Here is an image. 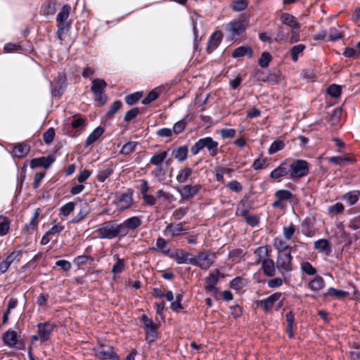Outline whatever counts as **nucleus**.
<instances>
[{
    "mask_svg": "<svg viewBox=\"0 0 360 360\" xmlns=\"http://www.w3.org/2000/svg\"><path fill=\"white\" fill-rule=\"evenodd\" d=\"M96 233L101 239H112L123 237L120 224L115 221H108L99 225Z\"/></svg>",
    "mask_w": 360,
    "mask_h": 360,
    "instance_id": "f257e3e1",
    "label": "nucleus"
},
{
    "mask_svg": "<svg viewBox=\"0 0 360 360\" xmlns=\"http://www.w3.org/2000/svg\"><path fill=\"white\" fill-rule=\"evenodd\" d=\"M219 143L212 137H205L199 139L191 148V151L193 155H197L200 150L206 148L209 155L214 157L218 153Z\"/></svg>",
    "mask_w": 360,
    "mask_h": 360,
    "instance_id": "f03ea898",
    "label": "nucleus"
},
{
    "mask_svg": "<svg viewBox=\"0 0 360 360\" xmlns=\"http://www.w3.org/2000/svg\"><path fill=\"white\" fill-rule=\"evenodd\" d=\"M290 176L292 180L300 179L309 174V164L304 160L298 159L289 164Z\"/></svg>",
    "mask_w": 360,
    "mask_h": 360,
    "instance_id": "7ed1b4c3",
    "label": "nucleus"
},
{
    "mask_svg": "<svg viewBox=\"0 0 360 360\" xmlns=\"http://www.w3.org/2000/svg\"><path fill=\"white\" fill-rule=\"evenodd\" d=\"M20 330L9 329L2 335V340L5 345L10 348L22 349L24 344L20 338Z\"/></svg>",
    "mask_w": 360,
    "mask_h": 360,
    "instance_id": "20e7f679",
    "label": "nucleus"
},
{
    "mask_svg": "<svg viewBox=\"0 0 360 360\" xmlns=\"http://www.w3.org/2000/svg\"><path fill=\"white\" fill-rule=\"evenodd\" d=\"M292 257L290 251L278 253L276 268L284 278H285L287 274L292 270Z\"/></svg>",
    "mask_w": 360,
    "mask_h": 360,
    "instance_id": "39448f33",
    "label": "nucleus"
},
{
    "mask_svg": "<svg viewBox=\"0 0 360 360\" xmlns=\"http://www.w3.org/2000/svg\"><path fill=\"white\" fill-rule=\"evenodd\" d=\"M283 294L275 292L266 298L257 302V306L260 307L265 312H269L274 307L278 310L283 306Z\"/></svg>",
    "mask_w": 360,
    "mask_h": 360,
    "instance_id": "423d86ee",
    "label": "nucleus"
},
{
    "mask_svg": "<svg viewBox=\"0 0 360 360\" xmlns=\"http://www.w3.org/2000/svg\"><path fill=\"white\" fill-rule=\"evenodd\" d=\"M70 10L71 7L69 5H64L56 16V21L58 23L57 36L60 40H63L64 32L68 31L70 27L69 24L65 22V21L70 15Z\"/></svg>",
    "mask_w": 360,
    "mask_h": 360,
    "instance_id": "0eeeda50",
    "label": "nucleus"
},
{
    "mask_svg": "<svg viewBox=\"0 0 360 360\" xmlns=\"http://www.w3.org/2000/svg\"><path fill=\"white\" fill-rule=\"evenodd\" d=\"M193 257L195 263H192L193 265L198 266L201 269L207 270L214 262L216 255L212 252H201Z\"/></svg>",
    "mask_w": 360,
    "mask_h": 360,
    "instance_id": "6e6552de",
    "label": "nucleus"
},
{
    "mask_svg": "<svg viewBox=\"0 0 360 360\" xmlns=\"http://www.w3.org/2000/svg\"><path fill=\"white\" fill-rule=\"evenodd\" d=\"M142 224L140 217L134 216L125 219L120 224L123 237L126 236L130 231L139 228Z\"/></svg>",
    "mask_w": 360,
    "mask_h": 360,
    "instance_id": "1a4fd4ad",
    "label": "nucleus"
},
{
    "mask_svg": "<svg viewBox=\"0 0 360 360\" xmlns=\"http://www.w3.org/2000/svg\"><path fill=\"white\" fill-rule=\"evenodd\" d=\"M96 356L101 360H119V356L109 345H100L95 349Z\"/></svg>",
    "mask_w": 360,
    "mask_h": 360,
    "instance_id": "9d476101",
    "label": "nucleus"
},
{
    "mask_svg": "<svg viewBox=\"0 0 360 360\" xmlns=\"http://www.w3.org/2000/svg\"><path fill=\"white\" fill-rule=\"evenodd\" d=\"M143 324L146 328V340L149 342H153L157 338V326L153 321L148 318V316L143 314L141 316Z\"/></svg>",
    "mask_w": 360,
    "mask_h": 360,
    "instance_id": "9b49d317",
    "label": "nucleus"
},
{
    "mask_svg": "<svg viewBox=\"0 0 360 360\" xmlns=\"http://www.w3.org/2000/svg\"><path fill=\"white\" fill-rule=\"evenodd\" d=\"M56 327V324L49 321L37 324V332L41 338V342H45L50 340L51 333Z\"/></svg>",
    "mask_w": 360,
    "mask_h": 360,
    "instance_id": "f8f14e48",
    "label": "nucleus"
},
{
    "mask_svg": "<svg viewBox=\"0 0 360 360\" xmlns=\"http://www.w3.org/2000/svg\"><path fill=\"white\" fill-rule=\"evenodd\" d=\"M187 233V229H184L182 223L169 224L163 231L166 237H176Z\"/></svg>",
    "mask_w": 360,
    "mask_h": 360,
    "instance_id": "ddd939ff",
    "label": "nucleus"
},
{
    "mask_svg": "<svg viewBox=\"0 0 360 360\" xmlns=\"http://www.w3.org/2000/svg\"><path fill=\"white\" fill-rule=\"evenodd\" d=\"M201 188L202 186L200 184H195L194 186L185 185L177 191L182 199L190 200L196 195Z\"/></svg>",
    "mask_w": 360,
    "mask_h": 360,
    "instance_id": "4468645a",
    "label": "nucleus"
},
{
    "mask_svg": "<svg viewBox=\"0 0 360 360\" xmlns=\"http://www.w3.org/2000/svg\"><path fill=\"white\" fill-rule=\"evenodd\" d=\"M169 257L174 259L179 264L195 263L194 257L191 254L184 252L182 250H177L170 253Z\"/></svg>",
    "mask_w": 360,
    "mask_h": 360,
    "instance_id": "2eb2a0df",
    "label": "nucleus"
},
{
    "mask_svg": "<svg viewBox=\"0 0 360 360\" xmlns=\"http://www.w3.org/2000/svg\"><path fill=\"white\" fill-rule=\"evenodd\" d=\"M288 174L290 175L289 163L287 160H284L270 173V177L274 179H278Z\"/></svg>",
    "mask_w": 360,
    "mask_h": 360,
    "instance_id": "dca6fc26",
    "label": "nucleus"
},
{
    "mask_svg": "<svg viewBox=\"0 0 360 360\" xmlns=\"http://www.w3.org/2000/svg\"><path fill=\"white\" fill-rule=\"evenodd\" d=\"M219 271L217 269L215 272H213L205 278V289L207 291L215 293L217 289L215 288L218 280H219Z\"/></svg>",
    "mask_w": 360,
    "mask_h": 360,
    "instance_id": "f3484780",
    "label": "nucleus"
},
{
    "mask_svg": "<svg viewBox=\"0 0 360 360\" xmlns=\"http://www.w3.org/2000/svg\"><path fill=\"white\" fill-rule=\"evenodd\" d=\"M54 158L51 155L34 158L31 160L30 167L32 168H36L38 167L48 168L54 162Z\"/></svg>",
    "mask_w": 360,
    "mask_h": 360,
    "instance_id": "a211bd4d",
    "label": "nucleus"
},
{
    "mask_svg": "<svg viewBox=\"0 0 360 360\" xmlns=\"http://www.w3.org/2000/svg\"><path fill=\"white\" fill-rule=\"evenodd\" d=\"M276 269L274 261L269 257L264 260L262 264V269L266 276L272 277L275 276Z\"/></svg>",
    "mask_w": 360,
    "mask_h": 360,
    "instance_id": "6ab92c4d",
    "label": "nucleus"
},
{
    "mask_svg": "<svg viewBox=\"0 0 360 360\" xmlns=\"http://www.w3.org/2000/svg\"><path fill=\"white\" fill-rule=\"evenodd\" d=\"M255 262L253 264H262L263 261L269 257V250L266 246H260L254 250Z\"/></svg>",
    "mask_w": 360,
    "mask_h": 360,
    "instance_id": "aec40b11",
    "label": "nucleus"
},
{
    "mask_svg": "<svg viewBox=\"0 0 360 360\" xmlns=\"http://www.w3.org/2000/svg\"><path fill=\"white\" fill-rule=\"evenodd\" d=\"M226 30L231 35L238 36L244 32L245 27L242 21H233L227 25Z\"/></svg>",
    "mask_w": 360,
    "mask_h": 360,
    "instance_id": "412c9836",
    "label": "nucleus"
},
{
    "mask_svg": "<svg viewBox=\"0 0 360 360\" xmlns=\"http://www.w3.org/2000/svg\"><path fill=\"white\" fill-rule=\"evenodd\" d=\"M168 156V151L162 150L154 153L149 160V163L155 167L162 166Z\"/></svg>",
    "mask_w": 360,
    "mask_h": 360,
    "instance_id": "4be33fe9",
    "label": "nucleus"
},
{
    "mask_svg": "<svg viewBox=\"0 0 360 360\" xmlns=\"http://www.w3.org/2000/svg\"><path fill=\"white\" fill-rule=\"evenodd\" d=\"M222 33L219 31L215 32L211 36L210 40L207 42V49L210 52L217 49L222 39Z\"/></svg>",
    "mask_w": 360,
    "mask_h": 360,
    "instance_id": "5701e85b",
    "label": "nucleus"
},
{
    "mask_svg": "<svg viewBox=\"0 0 360 360\" xmlns=\"http://www.w3.org/2000/svg\"><path fill=\"white\" fill-rule=\"evenodd\" d=\"M118 207L120 210H126L132 204V195L129 193H122L117 198Z\"/></svg>",
    "mask_w": 360,
    "mask_h": 360,
    "instance_id": "b1692460",
    "label": "nucleus"
},
{
    "mask_svg": "<svg viewBox=\"0 0 360 360\" xmlns=\"http://www.w3.org/2000/svg\"><path fill=\"white\" fill-rule=\"evenodd\" d=\"M280 20L283 24L288 25L291 29L298 27L300 25L296 18L288 13H282Z\"/></svg>",
    "mask_w": 360,
    "mask_h": 360,
    "instance_id": "393cba45",
    "label": "nucleus"
},
{
    "mask_svg": "<svg viewBox=\"0 0 360 360\" xmlns=\"http://www.w3.org/2000/svg\"><path fill=\"white\" fill-rule=\"evenodd\" d=\"M308 288L312 291H319L325 287V281L320 276H316L308 283Z\"/></svg>",
    "mask_w": 360,
    "mask_h": 360,
    "instance_id": "a878e982",
    "label": "nucleus"
},
{
    "mask_svg": "<svg viewBox=\"0 0 360 360\" xmlns=\"http://www.w3.org/2000/svg\"><path fill=\"white\" fill-rule=\"evenodd\" d=\"M349 295V292L344 290L335 289L334 288H329L327 292L323 294L322 297L326 298L328 297H335L338 299L346 297Z\"/></svg>",
    "mask_w": 360,
    "mask_h": 360,
    "instance_id": "bb28decb",
    "label": "nucleus"
},
{
    "mask_svg": "<svg viewBox=\"0 0 360 360\" xmlns=\"http://www.w3.org/2000/svg\"><path fill=\"white\" fill-rule=\"evenodd\" d=\"M193 174V169L190 167H184L179 170L178 174L176 176V181L180 183H186Z\"/></svg>",
    "mask_w": 360,
    "mask_h": 360,
    "instance_id": "cd10ccee",
    "label": "nucleus"
},
{
    "mask_svg": "<svg viewBox=\"0 0 360 360\" xmlns=\"http://www.w3.org/2000/svg\"><path fill=\"white\" fill-rule=\"evenodd\" d=\"M29 151L30 147L27 145L19 143L13 147L12 153L14 156L21 158L25 157Z\"/></svg>",
    "mask_w": 360,
    "mask_h": 360,
    "instance_id": "c85d7f7f",
    "label": "nucleus"
},
{
    "mask_svg": "<svg viewBox=\"0 0 360 360\" xmlns=\"http://www.w3.org/2000/svg\"><path fill=\"white\" fill-rule=\"evenodd\" d=\"M248 56L249 58L252 56V50L249 46H240L236 49L232 53L233 58H240Z\"/></svg>",
    "mask_w": 360,
    "mask_h": 360,
    "instance_id": "c756f323",
    "label": "nucleus"
},
{
    "mask_svg": "<svg viewBox=\"0 0 360 360\" xmlns=\"http://www.w3.org/2000/svg\"><path fill=\"white\" fill-rule=\"evenodd\" d=\"M21 250H13L7 255L4 261L8 269H9L12 263H13L15 261H19V257L20 256H21Z\"/></svg>",
    "mask_w": 360,
    "mask_h": 360,
    "instance_id": "7c9ffc66",
    "label": "nucleus"
},
{
    "mask_svg": "<svg viewBox=\"0 0 360 360\" xmlns=\"http://www.w3.org/2000/svg\"><path fill=\"white\" fill-rule=\"evenodd\" d=\"M327 160L329 162L340 166L345 165L347 163L352 162L353 161V159L347 155L330 157Z\"/></svg>",
    "mask_w": 360,
    "mask_h": 360,
    "instance_id": "2f4dec72",
    "label": "nucleus"
},
{
    "mask_svg": "<svg viewBox=\"0 0 360 360\" xmlns=\"http://www.w3.org/2000/svg\"><path fill=\"white\" fill-rule=\"evenodd\" d=\"M104 129L102 127L96 128L88 136L86 141V146H91L92 143L96 142L99 137L103 134Z\"/></svg>",
    "mask_w": 360,
    "mask_h": 360,
    "instance_id": "473e14b6",
    "label": "nucleus"
},
{
    "mask_svg": "<svg viewBox=\"0 0 360 360\" xmlns=\"http://www.w3.org/2000/svg\"><path fill=\"white\" fill-rule=\"evenodd\" d=\"M114 259L116 261L115 264L112 266V272L115 274H121L125 267V262L124 259H120L117 255L113 256Z\"/></svg>",
    "mask_w": 360,
    "mask_h": 360,
    "instance_id": "72a5a7b5",
    "label": "nucleus"
},
{
    "mask_svg": "<svg viewBox=\"0 0 360 360\" xmlns=\"http://www.w3.org/2000/svg\"><path fill=\"white\" fill-rule=\"evenodd\" d=\"M41 209L37 208L34 211L33 217H32L29 224L25 225V229L28 233L32 232L37 226L39 221L38 217L40 214Z\"/></svg>",
    "mask_w": 360,
    "mask_h": 360,
    "instance_id": "f704fd0d",
    "label": "nucleus"
},
{
    "mask_svg": "<svg viewBox=\"0 0 360 360\" xmlns=\"http://www.w3.org/2000/svg\"><path fill=\"white\" fill-rule=\"evenodd\" d=\"M188 152V148L186 146H183L177 148L174 150L173 155L176 159L179 161L182 162L184 161L187 158V155Z\"/></svg>",
    "mask_w": 360,
    "mask_h": 360,
    "instance_id": "c9c22d12",
    "label": "nucleus"
},
{
    "mask_svg": "<svg viewBox=\"0 0 360 360\" xmlns=\"http://www.w3.org/2000/svg\"><path fill=\"white\" fill-rule=\"evenodd\" d=\"M107 84L103 79H95L92 81L91 91L93 94L103 92Z\"/></svg>",
    "mask_w": 360,
    "mask_h": 360,
    "instance_id": "e433bc0d",
    "label": "nucleus"
},
{
    "mask_svg": "<svg viewBox=\"0 0 360 360\" xmlns=\"http://www.w3.org/2000/svg\"><path fill=\"white\" fill-rule=\"evenodd\" d=\"M274 246L278 252H286L290 251L291 248L287 245L285 241L281 238H276L274 240Z\"/></svg>",
    "mask_w": 360,
    "mask_h": 360,
    "instance_id": "4c0bfd02",
    "label": "nucleus"
},
{
    "mask_svg": "<svg viewBox=\"0 0 360 360\" xmlns=\"http://www.w3.org/2000/svg\"><path fill=\"white\" fill-rule=\"evenodd\" d=\"M314 248L319 252H330V247L329 242L326 239H320L314 243Z\"/></svg>",
    "mask_w": 360,
    "mask_h": 360,
    "instance_id": "58836bf2",
    "label": "nucleus"
},
{
    "mask_svg": "<svg viewBox=\"0 0 360 360\" xmlns=\"http://www.w3.org/2000/svg\"><path fill=\"white\" fill-rule=\"evenodd\" d=\"M89 213V209L88 207V205L84 203V205L80 209L79 213L75 217L71 222L72 224H77L80 222L82 219H84Z\"/></svg>",
    "mask_w": 360,
    "mask_h": 360,
    "instance_id": "ea45409f",
    "label": "nucleus"
},
{
    "mask_svg": "<svg viewBox=\"0 0 360 360\" xmlns=\"http://www.w3.org/2000/svg\"><path fill=\"white\" fill-rule=\"evenodd\" d=\"M245 252L240 249L236 248L229 251V257L233 262H238L245 255Z\"/></svg>",
    "mask_w": 360,
    "mask_h": 360,
    "instance_id": "a19ab883",
    "label": "nucleus"
},
{
    "mask_svg": "<svg viewBox=\"0 0 360 360\" xmlns=\"http://www.w3.org/2000/svg\"><path fill=\"white\" fill-rule=\"evenodd\" d=\"M304 49L305 46L304 44H298L292 46L290 49L292 60L294 62H296L298 59L299 55L302 53Z\"/></svg>",
    "mask_w": 360,
    "mask_h": 360,
    "instance_id": "79ce46f5",
    "label": "nucleus"
},
{
    "mask_svg": "<svg viewBox=\"0 0 360 360\" xmlns=\"http://www.w3.org/2000/svg\"><path fill=\"white\" fill-rule=\"evenodd\" d=\"M10 224L6 217L0 215V236H5L8 233Z\"/></svg>",
    "mask_w": 360,
    "mask_h": 360,
    "instance_id": "37998d69",
    "label": "nucleus"
},
{
    "mask_svg": "<svg viewBox=\"0 0 360 360\" xmlns=\"http://www.w3.org/2000/svg\"><path fill=\"white\" fill-rule=\"evenodd\" d=\"M284 147H285V143L283 141L276 140L270 146L268 152L270 155H272L279 150H283L284 148Z\"/></svg>",
    "mask_w": 360,
    "mask_h": 360,
    "instance_id": "c03bdc74",
    "label": "nucleus"
},
{
    "mask_svg": "<svg viewBox=\"0 0 360 360\" xmlns=\"http://www.w3.org/2000/svg\"><path fill=\"white\" fill-rule=\"evenodd\" d=\"M167 246V242L166 241L165 239H164L161 237H159L157 238L156 247L155 248L156 250L160 251L165 255H169V250H165Z\"/></svg>",
    "mask_w": 360,
    "mask_h": 360,
    "instance_id": "a18cd8bd",
    "label": "nucleus"
},
{
    "mask_svg": "<svg viewBox=\"0 0 360 360\" xmlns=\"http://www.w3.org/2000/svg\"><path fill=\"white\" fill-rule=\"evenodd\" d=\"M137 145L138 143L136 141H129L122 146L121 153L124 155L131 154L135 150Z\"/></svg>",
    "mask_w": 360,
    "mask_h": 360,
    "instance_id": "49530a36",
    "label": "nucleus"
},
{
    "mask_svg": "<svg viewBox=\"0 0 360 360\" xmlns=\"http://www.w3.org/2000/svg\"><path fill=\"white\" fill-rule=\"evenodd\" d=\"M301 270L309 276H314L316 274V269L309 262H304L301 264Z\"/></svg>",
    "mask_w": 360,
    "mask_h": 360,
    "instance_id": "de8ad7c7",
    "label": "nucleus"
},
{
    "mask_svg": "<svg viewBox=\"0 0 360 360\" xmlns=\"http://www.w3.org/2000/svg\"><path fill=\"white\" fill-rule=\"evenodd\" d=\"M345 207L340 202H336L328 208V212L329 214L335 215L342 213L344 211Z\"/></svg>",
    "mask_w": 360,
    "mask_h": 360,
    "instance_id": "09e8293b",
    "label": "nucleus"
},
{
    "mask_svg": "<svg viewBox=\"0 0 360 360\" xmlns=\"http://www.w3.org/2000/svg\"><path fill=\"white\" fill-rule=\"evenodd\" d=\"M166 174V169L162 166L156 167L155 169L151 172V175L158 181L163 180Z\"/></svg>",
    "mask_w": 360,
    "mask_h": 360,
    "instance_id": "8fccbe9b",
    "label": "nucleus"
},
{
    "mask_svg": "<svg viewBox=\"0 0 360 360\" xmlns=\"http://www.w3.org/2000/svg\"><path fill=\"white\" fill-rule=\"evenodd\" d=\"M75 204L73 202H69L60 208V213L64 217L68 216L75 209Z\"/></svg>",
    "mask_w": 360,
    "mask_h": 360,
    "instance_id": "3c124183",
    "label": "nucleus"
},
{
    "mask_svg": "<svg viewBox=\"0 0 360 360\" xmlns=\"http://www.w3.org/2000/svg\"><path fill=\"white\" fill-rule=\"evenodd\" d=\"M142 97V93L137 91L129 94L125 97V101L128 105H133L138 101H139Z\"/></svg>",
    "mask_w": 360,
    "mask_h": 360,
    "instance_id": "603ef678",
    "label": "nucleus"
},
{
    "mask_svg": "<svg viewBox=\"0 0 360 360\" xmlns=\"http://www.w3.org/2000/svg\"><path fill=\"white\" fill-rule=\"evenodd\" d=\"M94 262V259L91 257L86 255H80L75 259V262L78 266H82L85 264H90Z\"/></svg>",
    "mask_w": 360,
    "mask_h": 360,
    "instance_id": "864d4df0",
    "label": "nucleus"
},
{
    "mask_svg": "<svg viewBox=\"0 0 360 360\" xmlns=\"http://www.w3.org/2000/svg\"><path fill=\"white\" fill-rule=\"evenodd\" d=\"M248 6V3L245 0H237L233 2L231 8L233 11L240 12L244 11Z\"/></svg>",
    "mask_w": 360,
    "mask_h": 360,
    "instance_id": "5fc2aeb1",
    "label": "nucleus"
},
{
    "mask_svg": "<svg viewBox=\"0 0 360 360\" xmlns=\"http://www.w3.org/2000/svg\"><path fill=\"white\" fill-rule=\"evenodd\" d=\"M266 161L265 158H258L253 162L252 167L255 170H262L267 167Z\"/></svg>",
    "mask_w": 360,
    "mask_h": 360,
    "instance_id": "6e6d98bb",
    "label": "nucleus"
},
{
    "mask_svg": "<svg viewBox=\"0 0 360 360\" xmlns=\"http://www.w3.org/2000/svg\"><path fill=\"white\" fill-rule=\"evenodd\" d=\"M275 196L280 200H290L292 194L288 190H278L275 193Z\"/></svg>",
    "mask_w": 360,
    "mask_h": 360,
    "instance_id": "4d7b16f0",
    "label": "nucleus"
},
{
    "mask_svg": "<svg viewBox=\"0 0 360 360\" xmlns=\"http://www.w3.org/2000/svg\"><path fill=\"white\" fill-rule=\"evenodd\" d=\"M186 124H187V122L185 120V119L179 120L174 124L172 131L175 134H179L181 133L185 129Z\"/></svg>",
    "mask_w": 360,
    "mask_h": 360,
    "instance_id": "13d9d810",
    "label": "nucleus"
},
{
    "mask_svg": "<svg viewBox=\"0 0 360 360\" xmlns=\"http://www.w3.org/2000/svg\"><path fill=\"white\" fill-rule=\"evenodd\" d=\"M296 231V227L293 224L288 226H284L283 229V233L286 240H290Z\"/></svg>",
    "mask_w": 360,
    "mask_h": 360,
    "instance_id": "bf43d9fd",
    "label": "nucleus"
},
{
    "mask_svg": "<svg viewBox=\"0 0 360 360\" xmlns=\"http://www.w3.org/2000/svg\"><path fill=\"white\" fill-rule=\"evenodd\" d=\"M271 59H272V58L269 53L264 52V53H262V54L259 60V65L262 68H266V67H268Z\"/></svg>",
    "mask_w": 360,
    "mask_h": 360,
    "instance_id": "052dcab7",
    "label": "nucleus"
},
{
    "mask_svg": "<svg viewBox=\"0 0 360 360\" xmlns=\"http://www.w3.org/2000/svg\"><path fill=\"white\" fill-rule=\"evenodd\" d=\"M188 207H179L174 210L172 214V217L175 220H181L188 213Z\"/></svg>",
    "mask_w": 360,
    "mask_h": 360,
    "instance_id": "680f3d73",
    "label": "nucleus"
},
{
    "mask_svg": "<svg viewBox=\"0 0 360 360\" xmlns=\"http://www.w3.org/2000/svg\"><path fill=\"white\" fill-rule=\"evenodd\" d=\"M55 129L53 128H49L44 134L43 140L46 144H50L54 139Z\"/></svg>",
    "mask_w": 360,
    "mask_h": 360,
    "instance_id": "e2e57ef3",
    "label": "nucleus"
},
{
    "mask_svg": "<svg viewBox=\"0 0 360 360\" xmlns=\"http://www.w3.org/2000/svg\"><path fill=\"white\" fill-rule=\"evenodd\" d=\"M159 95L158 92H156L155 90H152L148 93L147 96L144 98L142 101V103L143 105H148L151 102L154 101L158 98Z\"/></svg>",
    "mask_w": 360,
    "mask_h": 360,
    "instance_id": "0e129e2a",
    "label": "nucleus"
},
{
    "mask_svg": "<svg viewBox=\"0 0 360 360\" xmlns=\"http://www.w3.org/2000/svg\"><path fill=\"white\" fill-rule=\"evenodd\" d=\"M327 92L331 96L337 98L341 94V88L338 85L332 84L328 88Z\"/></svg>",
    "mask_w": 360,
    "mask_h": 360,
    "instance_id": "69168bd1",
    "label": "nucleus"
},
{
    "mask_svg": "<svg viewBox=\"0 0 360 360\" xmlns=\"http://www.w3.org/2000/svg\"><path fill=\"white\" fill-rule=\"evenodd\" d=\"M343 55L347 58H358L360 56V51L353 48H346Z\"/></svg>",
    "mask_w": 360,
    "mask_h": 360,
    "instance_id": "338daca9",
    "label": "nucleus"
},
{
    "mask_svg": "<svg viewBox=\"0 0 360 360\" xmlns=\"http://www.w3.org/2000/svg\"><path fill=\"white\" fill-rule=\"evenodd\" d=\"M219 134L224 139H231L236 136V131L234 129H222Z\"/></svg>",
    "mask_w": 360,
    "mask_h": 360,
    "instance_id": "774afa93",
    "label": "nucleus"
}]
</instances>
